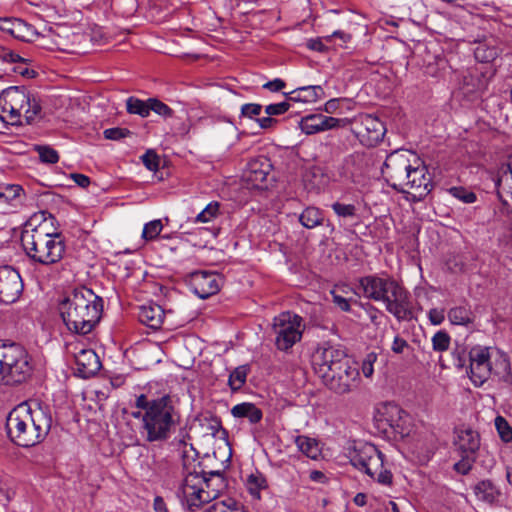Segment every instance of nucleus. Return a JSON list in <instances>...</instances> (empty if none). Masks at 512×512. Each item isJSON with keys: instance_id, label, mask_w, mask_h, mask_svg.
Instances as JSON below:
<instances>
[{"instance_id": "obj_1", "label": "nucleus", "mask_w": 512, "mask_h": 512, "mask_svg": "<svg viewBox=\"0 0 512 512\" xmlns=\"http://www.w3.org/2000/svg\"><path fill=\"white\" fill-rule=\"evenodd\" d=\"M137 411L131 416L140 420L139 435L148 443L162 444L172 435L180 422L176 401L169 394L149 398L142 393L135 398Z\"/></svg>"}, {"instance_id": "obj_2", "label": "nucleus", "mask_w": 512, "mask_h": 512, "mask_svg": "<svg viewBox=\"0 0 512 512\" xmlns=\"http://www.w3.org/2000/svg\"><path fill=\"white\" fill-rule=\"evenodd\" d=\"M406 151H394L386 157L382 174L389 185L401 193L422 200L433 188L427 167Z\"/></svg>"}, {"instance_id": "obj_3", "label": "nucleus", "mask_w": 512, "mask_h": 512, "mask_svg": "<svg viewBox=\"0 0 512 512\" xmlns=\"http://www.w3.org/2000/svg\"><path fill=\"white\" fill-rule=\"evenodd\" d=\"M58 311L69 332L87 335L101 319L103 299L91 289L80 286L65 293L59 301Z\"/></svg>"}, {"instance_id": "obj_4", "label": "nucleus", "mask_w": 512, "mask_h": 512, "mask_svg": "<svg viewBox=\"0 0 512 512\" xmlns=\"http://www.w3.org/2000/svg\"><path fill=\"white\" fill-rule=\"evenodd\" d=\"M52 426V416L38 402H22L14 407L6 418L9 439L24 448L41 443Z\"/></svg>"}, {"instance_id": "obj_5", "label": "nucleus", "mask_w": 512, "mask_h": 512, "mask_svg": "<svg viewBox=\"0 0 512 512\" xmlns=\"http://www.w3.org/2000/svg\"><path fill=\"white\" fill-rule=\"evenodd\" d=\"M26 225L21 234V244L29 259L44 266L58 263L65 253V242L60 233L49 232L47 224L33 228Z\"/></svg>"}, {"instance_id": "obj_6", "label": "nucleus", "mask_w": 512, "mask_h": 512, "mask_svg": "<svg viewBox=\"0 0 512 512\" xmlns=\"http://www.w3.org/2000/svg\"><path fill=\"white\" fill-rule=\"evenodd\" d=\"M468 376L475 387H481L494 376L507 385H512L511 364L503 352L484 346H474L469 351Z\"/></svg>"}, {"instance_id": "obj_7", "label": "nucleus", "mask_w": 512, "mask_h": 512, "mask_svg": "<svg viewBox=\"0 0 512 512\" xmlns=\"http://www.w3.org/2000/svg\"><path fill=\"white\" fill-rule=\"evenodd\" d=\"M38 100L24 87L11 86L0 93V120L10 125L30 124L40 113Z\"/></svg>"}, {"instance_id": "obj_8", "label": "nucleus", "mask_w": 512, "mask_h": 512, "mask_svg": "<svg viewBox=\"0 0 512 512\" xmlns=\"http://www.w3.org/2000/svg\"><path fill=\"white\" fill-rule=\"evenodd\" d=\"M350 463L357 469L364 471L370 478L379 484L390 486L393 475L385 455L378 448L365 442L355 443L348 450Z\"/></svg>"}, {"instance_id": "obj_9", "label": "nucleus", "mask_w": 512, "mask_h": 512, "mask_svg": "<svg viewBox=\"0 0 512 512\" xmlns=\"http://www.w3.org/2000/svg\"><path fill=\"white\" fill-rule=\"evenodd\" d=\"M305 323L301 316L290 311L282 312L274 317L272 332L275 346L280 351H288L302 339Z\"/></svg>"}, {"instance_id": "obj_10", "label": "nucleus", "mask_w": 512, "mask_h": 512, "mask_svg": "<svg viewBox=\"0 0 512 512\" xmlns=\"http://www.w3.org/2000/svg\"><path fill=\"white\" fill-rule=\"evenodd\" d=\"M184 469L185 476L179 488V493L187 504L188 509L194 512L202 505L214 500L215 493L205 490V473L202 470L197 471L195 468L189 470L186 464H184Z\"/></svg>"}, {"instance_id": "obj_11", "label": "nucleus", "mask_w": 512, "mask_h": 512, "mask_svg": "<svg viewBox=\"0 0 512 512\" xmlns=\"http://www.w3.org/2000/svg\"><path fill=\"white\" fill-rule=\"evenodd\" d=\"M454 433V446L460 457V460L454 464V468L461 474H467L476 460L480 436L471 428H458Z\"/></svg>"}, {"instance_id": "obj_12", "label": "nucleus", "mask_w": 512, "mask_h": 512, "mask_svg": "<svg viewBox=\"0 0 512 512\" xmlns=\"http://www.w3.org/2000/svg\"><path fill=\"white\" fill-rule=\"evenodd\" d=\"M345 350L340 345L324 342L312 355V366L322 381L347 362Z\"/></svg>"}, {"instance_id": "obj_13", "label": "nucleus", "mask_w": 512, "mask_h": 512, "mask_svg": "<svg viewBox=\"0 0 512 512\" xmlns=\"http://www.w3.org/2000/svg\"><path fill=\"white\" fill-rule=\"evenodd\" d=\"M7 370L4 385L15 386L24 383L32 374V364L26 349L16 343L9 344Z\"/></svg>"}, {"instance_id": "obj_14", "label": "nucleus", "mask_w": 512, "mask_h": 512, "mask_svg": "<svg viewBox=\"0 0 512 512\" xmlns=\"http://www.w3.org/2000/svg\"><path fill=\"white\" fill-rule=\"evenodd\" d=\"M383 304L386 311L399 322L410 321L414 317L413 304L409 291L396 279L384 296Z\"/></svg>"}, {"instance_id": "obj_15", "label": "nucleus", "mask_w": 512, "mask_h": 512, "mask_svg": "<svg viewBox=\"0 0 512 512\" xmlns=\"http://www.w3.org/2000/svg\"><path fill=\"white\" fill-rule=\"evenodd\" d=\"M385 132V126L380 119L370 114L360 115L354 122L353 133L363 145L368 147L378 144Z\"/></svg>"}, {"instance_id": "obj_16", "label": "nucleus", "mask_w": 512, "mask_h": 512, "mask_svg": "<svg viewBox=\"0 0 512 512\" xmlns=\"http://www.w3.org/2000/svg\"><path fill=\"white\" fill-rule=\"evenodd\" d=\"M360 373L357 366L351 365L349 360L332 372L323 380V383L337 394H346L358 386Z\"/></svg>"}, {"instance_id": "obj_17", "label": "nucleus", "mask_w": 512, "mask_h": 512, "mask_svg": "<svg viewBox=\"0 0 512 512\" xmlns=\"http://www.w3.org/2000/svg\"><path fill=\"white\" fill-rule=\"evenodd\" d=\"M23 291V281L17 270L11 266L0 267V301L11 304L18 300Z\"/></svg>"}, {"instance_id": "obj_18", "label": "nucleus", "mask_w": 512, "mask_h": 512, "mask_svg": "<svg viewBox=\"0 0 512 512\" xmlns=\"http://www.w3.org/2000/svg\"><path fill=\"white\" fill-rule=\"evenodd\" d=\"M405 417H407V414L398 405L386 403L378 409L375 420L378 423V427L384 431L389 427L395 433L405 436L408 435V432H405L403 428Z\"/></svg>"}, {"instance_id": "obj_19", "label": "nucleus", "mask_w": 512, "mask_h": 512, "mask_svg": "<svg viewBox=\"0 0 512 512\" xmlns=\"http://www.w3.org/2000/svg\"><path fill=\"white\" fill-rule=\"evenodd\" d=\"M394 280L392 276L387 274L382 276L377 274L368 275L360 279V289L365 298L376 302H383L385 300L384 296L388 293Z\"/></svg>"}, {"instance_id": "obj_20", "label": "nucleus", "mask_w": 512, "mask_h": 512, "mask_svg": "<svg viewBox=\"0 0 512 512\" xmlns=\"http://www.w3.org/2000/svg\"><path fill=\"white\" fill-rule=\"evenodd\" d=\"M221 278L208 271H196L190 275V287L201 299H206L220 290Z\"/></svg>"}, {"instance_id": "obj_21", "label": "nucleus", "mask_w": 512, "mask_h": 512, "mask_svg": "<svg viewBox=\"0 0 512 512\" xmlns=\"http://www.w3.org/2000/svg\"><path fill=\"white\" fill-rule=\"evenodd\" d=\"M271 167L270 160L264 156L251 159L243 172V180L252 188H261Z\"/></svg>"}, {"instance_id": "obj_22", "label": "nucleus", "mask_w": 512, "mask_h": 512, "mask_svg": "<svg viewBox=\"0 0 512 512\" xmlns=\"http://www.w3.org/2000/svg\"><path fill=\"white\" fill-rule=\"evenodd\" d=\"M346 119H338L323 114H310L300 121V128L307 135L335 129L345 124Z\"/></svg>"}, {"instance_id": "obj_23", "label": "nucleus", "mask_w": 512, "mask_h": 512, "mask_svg": "<svg viewBox=\"0 0 512 512\" xmlns=\"http://www.w3.org/2000/svg\"><path fill=\"white\" fill-rule=\"evenodd\" d=\"M77 375L88 379L94 376L101 368L98 355L92 349H81L75 354Z\"/></svg>"}, {"instance_id": "obj_24", "label": "nucleus", "mask_w": 512, "mask_h": 512, "mask_svg": "<svg viewBox=\"0 0 512 512\" xmlns=\"http://www.w3.org/2000/svg\"><path fill=\"white\" fill-rule=\"evenodd\" d=\"M164 316L162 307L155 303L141 306L138 312L139 321L154 330L161 327Z\"/></svg>"}, {"instance_id": "obj_25", "label": "nucleus", "mask_w": 512, "mask_h": 512, "mask_svg": "<svg viewBox=\"0 0 512 512\" xmlns=\"http://www.w3.org/2000/svg\"><path fill=\"white\" fill-rule=\"evenodd\" d=\"M0 60L4 63L17 64L13 71L23 77L34 78L36 76V72L26 66L24 58L5 46H0Z\"/></svg>"}, {"instance_id": "obj_26", "label": "nucleus", "mask_w": 512, "mask_h": 512, "mask_svg": "<svg viewBox=\"0 0 512 512\" xmlns=\"http://www.w3.org/2000/svg\"><path fill=\"white\" fill-rule=\"evenodd\" d=\"M231 414L235 418H247L251 424L260 422L263 417L261 409L250 402H243L233 406Z\"/></svg>"}, {"instance_id": "obj_27", "label": "nucleus", "mask_w": 512, "mask_h": 512, "mask_svg": "<svg viewBox=\"0 0 512 512\" xmlns=\"http://www.w3.org/2000/svg\"><path fill=\"white\" fill-rule=\"evenodd\" d=\"M323 89L319 85L299 87L292 91L288 100L293 102H315L321 98Z\"/></svg>"}, {"instance_id": "obj_28", "label": "nucleus", "mask_w": 512, "mask_h": 512, "mask_svg": "<svg viewBox=\"0 0 512 512\" xmlns=\"http://www.w3.org/2000/svg\"><path fill=\"white\" fill-rule=\"evenodd\" d=\"M447 317L453 325L468 326L474 322V314L468 304L450 308Z\"/></svg>"}, {"instance_id": "obj_29", "label": "nucleus", "mask_w": 512, "mask_h": 512, "mask_svg": "<svg viewBox=\"0 0 512 512\" xmlns=\"http://www.w3.org/2000/svg\"><path fill=\"white\" fill-rule=\"evenodd\" d=\"M298 219L303 227L313 229L323 224L324 213L315 206H308L299 214Z\"/></svg>"}, {"instance_id": "obj_30", "label": "nucleus", "mask_w": 512, "mask_h": 512, "mask_svg": "<svg viewBox=\"0 0 512 512\" xmlns=\"http://www.w3.org/2000/svg\"><path fill=\"white\" fill-rule=\"evenodd\" d=\"M474 494L481 501L493 503L499 498L500 490L490 480H482L474 486Z\"/></svg>"}, {"instance_id": "obj_31", "label": "nucleus", "mask_w": 512, "mask_h": 512, "mask_svg": "<svg viewBox=\"0 0 512 512\" xmlns=\"http://www.w3.org/2000/svg\"><path fill=\"white\" fill-rule=\"evenodd\" d=\"M298 449L307 457L316 460L321 455V449L317 440L300 435L295 438Z\"/></svg>"}, {"instance_id": "obj_32", "label": "nucleus", "mask_w": 512, "mask_h": 512, "mask_svg": "<svg viewBox=\"0 0 512 512\" xmlns=\"http://www.w3.org/2000/svg\"><path fill=\"white\" fill-rule=\"evenodd\" d=\"M209 477L205 473V484L204 488L206 491H212L215 493V499L219 496L220 492L226 487L224 476L219 471H211L208 473Z\"/></svg>"}, {"instance_id": "obj_33", "label": "nucleus", "mask_w": 512, "mask_h": 512, "mask_svg": "<svg viewBox=\"0 0 512 512\" xmlns=\"http://www.w3.org/2000/svg\"><path fill=\"white\" fill-rule=\"evenodd\" d=\"M126 108L130 114H137L141 117H147L150 114V98L144 101L131 96L126 101Z\"/></svg>"}, {"instance_id": "obj_34", "label": "nucleus", "mask_w": 512, "mask_h": 512, "mask_svg": "<svg viewBox=\"0 0 512 512\" xmlns=\"http://www.w3.org/2000/svg\"><path fill=\"white\" fill-rule=\"evenodd\" d=\"M38 36L37 31L34 27L25 21L19 19L16 23L15 32L13 37L25 42L34 41V39Z\"/></svg>"}, {"instance_id": "obj_35", "label": "nucleus", "mask_w": 512, "mask_h": 512, "mask_svg": "<svg viewBox=\"0 0 512 512\" xmlns=\"http://www.w3.org/2000/svg\"><path fill=\"white\" fill-rule=\"evenodd\" d=\"M246 485L249 493L258 500L261 498V490L267 487L266 479L261 474L249 475Z\"/></svg>"}, {"instance_id": "obj_36", "label": "nucleus", "mask_w": 512, "mask_h": 512, "mask_svg": "<svg viewBox=\"0 0 512 512\" xmlns=\"http://www.w3.org/2000/svg\"><path fill=\"white\" fill-rule=\"evenodd\" d=\"M249 368L246 365L235 368L229 375L228 384L233 391H237L242 388L246 382V377Z\"/></svg>"}, {"instance_id": "obj_37", "label": "nucleus", "mask_w": 512, "mask_h": 512, "mask_svg": "<svg viewBox=\"0 0 512 512\" xmlns=\"http://www.w3.org/2000/svg\"><path fill=\"white\" fill-rule=\"evenodd\" d=\"M331 208L341 219H354L357 217L358 208L354 204H346L336 201L331 205Z\"/></svg>"}, {"instance_id": "obj_38", "label": "nucleus", "mask_w": 512, "mask_h": 512, "mask_svg": "<svg viewBox=\"0 0 512 512\" xmlns=\"http://www.w3.org/2000/svg\"><path fill=\"white\" fill-rule=\"evenodd\" d=\"M218 202H210L193 220L194 223H209L219 215Z\"/></svg>"}, {"instance_id": "obj_39", "label": "nucleus", "mask_w": 512, "mask_h": 512, "mask_svg": "<svg viewBox=\"0 0 512 512\" xmlns=\"http://www.w3.org/2000/svg\"><path fill=\"white\" fill-rule=\"evenodd\" d=\"M203 512H248L245 507L235 501L226 503L225 501L215 502Z\"/></svg>"}, {"instance_id": "obj_40", "label": "nucleus", "mask_w": 512, "mask_h": 512, "mask_svg": "<svg viewBox=\"0 0 512 512\" xmlns=\"http://www.w3.org/2000/svg\"><path fill=\"white\" fill-rule=\"evenodd\" d=\"M23 191L20 185L2 184L0 185V201L10 203L20 196Z\"/></svg>"}, {"instance_id": "obj_41", "label": "nucleus", "mask_w": 512, "mask_h": 512, "mask_svg": "<svg viewBox=\"0 0 512 512\" xmlns=\"http://www.w3.org/2000/svg\"><path fill=\"white\" fill-rule=\"evenodd\" d=\"M448 192L454 198L460 200L461 202H463L465 204H471L477 200V196L473 191L468 190L467 188L462 187V186L451 187L448 189Z\"/></svg>"}, {"instance_id": "obj_42", "label": "nucleus", "mask_w": 512, "mask_h": 512, "mask_svg": "<svg viewBox=\"0 0 512 512\" xmlns=\"http://www.w3.org/2000/svg\"><path fill=\"white\" fill-rule=\"evenodd\" d=\"M163 229L160 219L152 220L144 225L142 238L146 241L154 240L158 237Z\"/></svg>"}, {"instance_id": "obj_43", "label": "nucleus", "mask_w": 512, "mask_h": 512, "mask_svg": "<svg viewBox=\"0 0 512 512\" xmlns=\"http://www.w3.org/2000/svg\"><path fill=\"white\" fill-rule=\"evenodd\" d=\"M451 338L445 331H438L432 337V346L435 351L443 352L449 349Z\"/></svg>"}, {"instance_id": "obj_44", "label": "nucleus", "mask_w": 512, "mask_h": 512, "mask_svg": "<svg viewBox=\"0 0 512 512\" xmlns=\"http://www.w3.org/2000/svg\"><path fill=\"white\" fill-rule=\"evenodd\" d=\"M36 150L43 163L55 164L59 161L58 152L49 146H37Z\"/></svg>"}, {"instance_id": "obj_45", "label": "nucleus", "mask_w": 512, "mask_h": 512, "mask_svg": "<svg viewBox=\"0 0 512 512\" xmlns=\"http://www.w3.org/2000/svg\"><path fill=\"white\" fill-rule=\"evenodd\" d=\"M495 426L497 428L500 438L504 442H510L512 440V428L502 416L496 417Z\"/></svg>"}, {"instance_id": "obj_46", "label": "nucleus", "mask_w": 512, "mask_h": 512, "mask_svg": "<svg viewBox=\"0 0 512 512\" xmlns=\"http://www.w3.org/2000/svg\"><path fill=\"white\" fill-rule=\"evenodd\" d=\"M150 111H153L157 113L160 116H163L165 118H169L173 116V110L163 103L162 101L156 99V98H150Z\"/></svg>"}, {"instance_id": "obj_47", "label": "nucleus", "mask_w": 512, "mask_h": 512, "mask_svg": "<svg viewBox=\"0 0 512 512\" xmlns=\"http://www.w3.org/2000/svg\"><path fill=\"white\" fill-rule=\"evenodd\" d=\"M103 134L106 139L117 141L130 136L132 132L127 128L114 127L104 130Z\"/></svg>"}, {"instance_id": "obj_48", "label": "nucleus", "mask_w": 512, "mask_h": 512, "mask_svg": "<svg viewBox=\"0 0 512 512\" xmlns=\"http://www.w3.org/2000/svg\"><path fill=\"white\" fill-rule=\"evenodd\" d=\"M9 344H0V385H4L8 363Z\"/></svg>"}, {"instance_id": "obj_49", "label": "nucleus", "mask_w": 512, "mask_h": 512, "mask_svg": "<svg viewBox=\"0 0 512 512\" xmlns=\"http://www.w3.org/2000/svg\"><path fill=\"white\" fill-rule=\"evenodd\" d=\"M142 162L143 164L145 165V167L150 170V171H156L158 170L159 168V164H160V159L158 157V155L151 151V150H148L142 157Z\"/></svg>"}, {"instance_id": "obj_50", "label": "nucleus", "mask_w": 512, "mask_h": 512, "mask_svg": "<svg viewBox=\"0 0 512 512\" xmlns=\"http://www.w3.org/2000/svg\"><path fill=\"white\" fill-rule=\"evenodd\" d=\"M290 108V103L288 101L269 104L265 107V113L269 116L282 115L286 113Z\"/></svg>"}, {"instance_id": "obj_51", "label": "nucleus", "mask_w": 512, "mask_h": 512, "mask_svg": "<svg viewBox=\"0 0 512 512\" xmlns=\"http://www.w3.org/2000/svg\"><path fill=\"white\" fill-rule=\"evenodd\" d=\"M262 106L257 103H247L241 107V116L246 118H254V116L260 115Z\"/></svg>"}, {"instance_id": "obj_52", "label": "nucleus", "mask_w": 512, "mask_h": 512, "mask_svg": "<svg viewBox=\"0 0 512 512\" xmlns=\"http://www.w3.org/2000/svg\"><path fill=\"white\" fill-rule=\"evenodd\" d=\"M376 359H377V355L372 352V353L367 354V356L363 360L361 368H362V373L364 374L365 377L369 378L373 375V372H374L373 365H374Z\"/></svg>"}, {"instance_id": "obj_53", "label": "nucleus", "mask_w": 512, "mask_h": 512, "mask_svg": "<svg viewBox=\"0 0 512 512\" xmlns=\"http://www.w3.org/2000/svg\"><path fill=\"white\" fill-rule=\"evenodd\" d=\"M497 55V52L495 49H484L483 47H477L475 51V57L476 59L482 61V62H489L493 60Z\"/></svg>"}, {"instance_id": "obj_54", "label": "nucleus", "mask_w": 512, "mask_h": 512, "mask_svg": "<svg viewBox=\"0 0 512 512\" xmlns=\"http://www.w3.org/2000/svg\"><path fill=\"white\" fill-rule=\"evenodd\" d=\"M323 40H325V37L320 38H311L306 41V47L309 50L317 51V52H325L327 50V46L324 44Z\"/></svg>"}, {"instance_id": "obj_55", "label": "nucleus", "mask_w": 512, "mask_h": 512, "mask_svg": "<svg viewBox=\"0 0 512 512\" xmlns=\"http://www.w3.org/2000/svg\"><path fill=\"white\" fill-rule=\"evenodd\" d=\"M18 20V18H0V30L13 36Z\"/></svg>"}, {"instance_id": "obj_56", "label": "nucleus", "mask_w": 512, "mask_h": 512, "mask_svg": "<svg viewBox=\"0 0 512 512\" xmlns=\"http://www.w3.org/2000/svg\"><path fill=\"white\" fill-rule=\"evenodd\" d=\"M428 317L433 325H440L445 319L444 311L437 308L430 309Z\"/></svg>"}, {"instance_id": "obj_57", "label": "nucleus", "mask_w": 512, "mask_h": 512, "mask_svg": "<svg viewBox=\"0 0 512 512\" xmlns=\"http://www.w3.org/2000/svg\"><path fill=\"white\" fill-rule=\"evenodd\" d=\"M285 86L286 83L282 79L276 78L272 81L266 82L262 87L271 92H278L281 91Z\"/></svg>"}, {"instance_id": "obj_58", "label": "nucleus", "mask_w": 512, "mask_h": 512, "mask_svg": "<svg viewBox=\"0 0 512 512\" xmlns=\"http://www.w3.org/2000/svg\"><path fill=\"white\" fill-rule=\"evenodd\" d=\"M408 347V343L405 339L396 336L392 343V351L397 354L403 353L404 349Z\"/></svg>"}, {"instance_id": "obj_59", "label": "nucleus", "mask_w": 512, "mask_h": 512, "mask_svg": "<svg viewBox=\"0 0 512 512\" xmlns=\"http://www.w3.org/2000/svg\"><path fill=\"white\" fill-rule=\"evenodd\" d=\"M333 295V302L342 310L345 312H348L350 310V304L349 301L344 298L341 295L336 294L335 292H332Z\"/></svg>"}, {"instance_id": "obj_60", "label": "nucleus", "mask_w": 512, "mask_h": 512, "mask_svg": "<svg viewBox=\"0 0 512 512\" xmlns=\"http://www.w3.org/2000/svg\"><path fill=\"white\" fill-rule=\"evenodd\" d=\"M70 177L78 186L82 188H86L90 184V178L84 174L72 173Z\"/></svg>"}, {"instance_id": "obj_61", "label": "nucleus", "mask_w": 512, "mask_h": 512, "mask_svg": "<svg viewBox=\"0 0 512 512\" xmlns=\"http://www.w3.org/2000/svg\"><path fill=\"white\" fill-rule=\"evenodd\" d=\"M153 509L155 512H169L167 505L161 496H156L154 498Z\"/></svg>"}, {"instance_id": "obj_62", "label": "nucleus", "mask_w": 512, "mask_h": 512, "mask_svg": "<svg viewBox=\"0 0 512 512\" xmlns=\"http://www.w3.org/2000/svg\"><path fill=\"white\" fill-rule=\"evenodd\" d=\"M256 121L262 129L272 128L277 123V120L269 115L267 117L257 118Z\"/></svg>"}, {"instance_id": "obj_63", "label": "nucleus", "mask_w": 512, "mask_h": 512, "mask_svg": "<svg viewBox=\"0 0 512 512\" xmlns=\"http://www.w3.org/2000/svg\"><path fill=\"white\" fill-rule=\"evenodd\" d=\"M502 179L501 178H497L495 180V188L497 190V196L499 198V200L504 204V205H508V199L504 193V191L502 190Z\"/></svg>"}, {"instance_id": "obj_64", "label": "nucleus", "mask_w": 512, "mask_h": 512, "mask_svg": "<svg viewBox=\"0 0 512 512\" xmlns=\"http://www.w3.org/2000/svg\"><path fill=\"white\" fill-rule=\"evenodd\" d=\"M338 108H339V100L338 99H330L324 105L325 112L330 113V114L336 112L338 110Z\"/></svg>"}]
</instances>
